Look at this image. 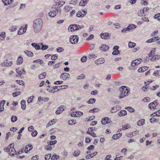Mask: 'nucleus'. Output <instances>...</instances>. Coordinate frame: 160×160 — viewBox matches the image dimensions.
I'll use <instances>...</instances> for the list:
<instances>
[{"mask_svg":"<svg viewBox=\"0 0 160 160\" xmlns=\"http://www.w3.org/2000/svg\"><path fill=\"white\" fill-rule=\"evenodd\" d=\"M42 25L43 22L41 19L38 18L34 20L33 26L34 32L35 33L40 32L42 30Z\"/></svg>","mask_w":160,"mask_h":160,"instance_id":"obj_1","label":"nucleus"},{"mask_svg":"<svg viewBox=\"0 0 160 160\" xmlns=\"http://www.w3.org/2000/svg\"><path fill=\"white\" fill-rule=\"evenodd\" d=\"M119 90L121 92L119 96L120 98H122L127 96L128 94V93L130 92L127 87L125 86L120 88Z\"/></svg>","mask_w":160,"mask_h":160,"instance_id":"obj_2","label":"nucleus"},{"mask_svg":"<svg viewBox=\"0 0 160 160\" xmlns=\"http://www.w3.org/2000/svg\"><path fill=\"white\" fill-rule=\"evenodd\" d=\"M79 37L78 35L71 36L70 38L69 41L72 44L77 43L78 41Z\"/></svg>","mask_w":160,"mask_h":160,"instance_id":"obj_3","label":"nucleus"},{"mask_svg":"<svg viewBox=\"0 0 160 160\" xmlns=\"http://www.w3.org/2000/svg\"><path fill=\"white\" fill-rule=\"evenodd\" d=\"M60 78L63 80H67L70 78V75L68 73H63L61 74Z\"/></svg>","mask_w":160,"mask_h":160,"instance_id":"obj_4","label":"nucleus"},{"mask_svg":"<svg viewBox=\"0 0 160 160\" xmlns=\"http://www.w3.org/2000/svg\"><path fill=\"white\" fill-rule=\"evenodd\" d=\"M142 61V60L141 59H138L132 61L131 63V66L134 67L137 65H138Z\"/></svg>","mask_w":160,"mask_h":160,"instance_id":"obj_5","label":"nucleus"},{"mask_svg":"<svg viewBox=\"0 0 160 160\" xmlns=\"http://www.w3.org/2000/svg\"><path fill=\"white\" fill-rule=\"evenodd\" d=\"M111 122V120L107 117L102 118L101 120V122L102 124L110 123Z\"/></svg>","mask_w":160,"mask_h":160,"instance_id":"obj_6","label":"nucleus"},{"mask_svg":"<svg viewBox=\"0 0 160 160\" xmlns=\"http://www.w3.org/2000/svg\"><path fill=\"white\" fill-rule=\"evenodd\" d=\"M100 35L102 39H109L110 37V35L108 32L102 33L100 34Z\"/></svg>","mask_w":160,"mask_h":160,"instance_id":"obj_7","label":"nucleus"},{"mask_svg":"<svg viewBox=\"0 0 160 160\" xmlns=\"http://www.w3.org/2000/svg\"><path fill=\"white\" fill-rule=\"evenodd\" d=\"M59 10L56 8L55 10H54L52 11H51L48 13L49 16L51 17H54L57 14Z\"/></svg>","mask_w":160,"mask_h":160,"instance_id":"obj_8","label":"nucleus"},{"mask_svg":"<svg viewBox=\"0 0 160 160\" xmlns=\"http://www.w3.org/2000/svg\"><path fill=\"white\" fill-rule=\"evenodd\" d=\"M157 100H155L153 102H152L150 103L148 105V107L150 109H151L152 108H155L158 105V103L157 102Z\"/></svg>","mask_w":160,"mask_h":160,"instance_id":"obj_9","label":"nucleus"},{"mask_svg":"<svg viewBox=\"0 0 160 160\" xmlns=\"http://www.w3.org/2000/svg\"><path fill=\"white\" fill-rule=\"evenodd\" d=\"M119 48V46H116L113 47V49L114 50V51L112 53V55H117L119 54L120 51L118 50Z\"/></svg>","mask_w":160,"mask_h":160,"instance_id":"obj_10","label":"nucleus"},{"mask_svg":"<svg viewBox=\"0 0 160 160\" xmlns=\"http://www.w3.org/2000/svg\"><path fill=\"white\" fill-rule=\"evenodd\" d=\"M12 64V62H8L7 60H6L4 62L2 63H1V65L2 66H11Z\"/></svg>","mask_w":160,"mask_h":160,"instance_id":"obj_11","label":"nucleus"},{"mask_svg":"<svg viewBox=\"0 0 160 160\" xmlns=\"http://www.w3.org/2000/svg\"><path fill=\"white\" fill-rule=\"evenodd\" d=\"M105 62L104 59L102 58H100L95 61V63L96 64H100L103 63Z\"/></svg>","mask_w":160,"mask_h":160,"instance_id":"obj_12","label":"nucleus"},{"mask_svg":"<svg viewBox=\"0 0 160 160\" xmlns=\"http://www.w3.org/2000/svg\"><path fill=\"white\" fill-rule=\"evenodd\" d=\"M159 37L158 36L154 37L152 38L149 39L147 41V43H151L153 42H155L158 40L159 39Z\"/></svg>","mask_w":160,"mask_h":160,"instance_id":"obj_13","label":"nucleus"},{"mask_svg":"<svg viewBox=\"0 0 160 160\" xmlns=\"http://www.w3.org/2000/svg\"><path fill=\"white\" fill-rule=\"evenodd\" d=\"M109 48L108 45L106 44H102L101 46L100 47V49L103 51H106L108 50Z\"/></svg>","mask_w":160,"mask_h":160,"instance_id":"obj_14","label":"nucleus"},{"mask_svg":"<svg viewBox=\"0 0 160 160\" xmlns=\"http://www.w3.org/2000/svg\"><path fill=\"white\" fill-rule=\"evenodd\" d=\"M86 12L85 10H82V11H78L77 13L76 16L77 17H83L85 15Z\"/></svg>","mask_w":160,"mask_h":160,"instance_id":"obj_15","label":"nucleus"},{"mask_svg":"<svg viewBox=\"0 0 160 160\" xmlns=\"http://www.w3.org/2000/svg\"><path fill=\"white\" fill-rule=\"evenodd\" d=\"M89 1V0H81L79 3V5L80 6H84L86 5L87 3Z\"/></svg>","mask_w":160,"mask_h":160,"instance_id":"obj_16","label":"nucleus"},{"mask_svg":"<svg viewBox=\"0 0 160 160\" xmlns=\"http://www.w3.org/2000/svg\"><path fill=\"white\" fill-rule=\"evenodd\" d=\"M23 62V58L22 56H19L17 61V64L20 65Z\"/></svg>","mask_w":160,"mask_h":160,"instance_id":"obj_17","label":"nucleus"},{"mask_svg":"<svg viewBox=\"0 0 160 160\" xmlns=\"http://www.w3.org/2000/svg\"><path fill=\"white\" fill-rule=\"evenodd\" d=\"M2 2L4 3L5 5H7L10 4L13 2V0H2Z\"/></svg>","mask_w":160,"mask_h":160,"instance_id":"obj_18","label":"nucleus"},{"mask_svg":"<svg viewBox=\"0 0 160 160\" xmlns=\"http://www.w3.org/2000/svg\"><path fill=\"white\" fill-rule=\"evenodd\" d=\"M9 154L12 156L15 155L16 154L15 153H16V151L13 148H12L11 150H9Z\"/></svg>","mask_w":160,"mask_h":160,"instance_id":"obj_19","label":"nucleus"},{"mask_svg":"<svg viewBox=\"0 0 160 160\" xmlns=\"http://www.w3.org/2000/svg\"><path fill=\"white\" fill-rule=\"evenodd\" d=\"M72 26L73 27V30H71V32H73L75 31H77L79 30V28L80 26L77 24H72Z\"/></svg>","mask_w":160,"mask_h":160,"instance_id":"obj_20","label":"nucleus"},{"mask_svg":"<svg viewBox=\"0 0 160 160\" xmlns=\"http://www.w3.org/2000/svg\"><path fill=\"white\" fill-rule=\"evenodd\" d=\"M97 153V152H95L92 154H89V155H86L85 157V158L86 159H89L90 158H92L94 156H95L96 155Z\"/></svg>","mask_w":160,"mask_h":160,"instance_id":"obj_21","label":"nucleus"},{"mask_svg":"<svg viewBox=\"0 0 160 160\" xmlns=\"http://www.w3.org/2000/svg\"><path fill=\"white\" fill-rule=\"evenodd\" d=\"M127 112L125 110H121L118 113V115L120 117H122L126 115Z\"/></svg>","mask_w":160,"mask_h":160,"instance_id":"obj_22","label":"nucleus"},{"mask_svg":"<svg viewBox=\"0 0 160 160\" xmlns=\"http://www.w3.org/2000/svg\"><path fill=\"white\" fill-rule=\"evenodd\" d=\"M5 102V101L2 100L0 102V111H2L4 110V105Z\"/></svg>","mask_w":160,"mask_h":160,"instance_id":"obj_23","label":"nucleus"},{"mask_svg":"<svg viewBox=\"0 0 160 160\" xmlns=\"http://www.w3.org/2000/svg\"><path fill=\"white\" fill-rule=\"evenodd\" d=\"M24 52L28 57H32L33 55V53L30 51L26 50Z\"/></svg>","mask_w":160,"mask_h":160,"instance_id":"obj_24","label":"nucleus"},{"mask_svg":"<svg viewBox=\"0 0 160 160\" xmlns=\"http://www.w3.org/2000/svg\"><path fill=\"white\" fill-rule=\"evenodd\" d=\"M148 69V68L147 67H143L139 68L138 70V71L139 72H143Z\"/></svg>","mask_w":160,"mask_h":160,"instance_id":"obj_25","label":"nucleus"},{"mask_svg":"<svg viewBox=\"0 0 160 160\" xmlns=\"http://www.w3.org/2000/svg\"><path fill=\"white\" fill-rule=\"evenodd\" d=\"M25 102V101L24 100H22L21 102V108L23 110H24L25 109L26 106Z\"/></svg>","mask_w":160,"mask_h":160,"instance_id":"obj_26","label":"nucleus"},{"mask_svg":"<svg viewBox=\"0 0 160 160\" xmlns=\"http://www.w3.org/2000/svg\"><path fill=\"white\" fill-rule=\"evenodd\" d=\"M122 134L121 133H118L115 134H114L112 138L113 139H116L118 138L119 137H121Z\"/></svg>","mask_w":160,"mask_h":160,"instance_id":"obj_27","label":"nucleus"},{"mask_svg":"<svg viewBox=\"0 0 160 160\" xmlns=\"http://www.w3.org/2000/svg\"><path fill=\"white\" fill-rule=\"evenodd\" d=\"M145 123V120L144 119H141L137 122V124L138 126L143 125Z\"/></svg>","mask_w":160,"mask_h":160,"instance_id":"obj_28","label":"nucleus"},{"mask_svg":"<svg viewBox=\"0 0 160 160\" xmlns=\"http://www.w3.org/2000/svg\"><path fill=\"white\" fill-rule=\"evenodd\" d=\"M156 52V48H152V49L151 50L150 53L148 54V56H149V57H151L152 56L155 54V52Z\"/></svg>","mask_w":160,"mask_h":160,"instance_id":"obj_29","label":"nucleus"},{"mask_svg":"<svg viewBox=\"0 0 160 160\" xmlns=\"http://www.w3.org/2000/svg\"><path fill=\"white\" fill-rule=\"evenodd\" d=\"M31 45L32 46L34 47L37 50H39L40 48V46L39 45V44L33 43L31 44Z\"/></svg>","mask_w":160,"mask_h":160,"instance_id":"obj_30","label":"nucleus"},{"mask_svg":"<svg viewBox=\"0 0 160 160\" xmlns=\"http://www.w3.org/2000/svg\"><path fill=\"white\" fill-rule=\"evenodd\" d=\"M46 73L45 72H43L39 75L38 77L40 79H42L46 77Z\"/></svg>","mask_w":160,"mask_h":160,"instance_id":"obj_31","label":"nucleus"},{"mask_svg":"<svg viewBox=\"0 0 160 160\" xmlns=\"http://www.w3.org/2000/svg\"><path fill=\"white\" fill-rule=\"evenodd\" d=\"M119 110V108L118 109L117 108V107H112L111 108V110H110V112L112 113H115L117 111Z\"/></svg>","mask_w":160,"mask_h":160,"instance_id":"obj_32","label":"nucleus"},{"mask_svg":"<svg viewBox=\"0 0 160 160\" xmlns=\"http://www.w3.org/2000/svg\"><path fill=\"white\" fill-rule=\"evenodd\" d=\"M55 123V122L54 119H53L49 122L47 124L46 127H49Z\"/></svg>","mask_w":160,"mask_h":160,"instance_id":"obj_33","label":"nucleus"},{"mask_svg":"<svg viewBox=\"0 0 160 160\" xmlns=\"http://www.w3.org/2000/svg\"><path fill=\"white\" fill-rule=\"evenodd\" d=\"M125 109L128 110L131 112H134L135 111V109L134 108L130 107H126L125 108Z\"/></svg>","mask_w":160,"mask_h":160,"instance_id":"obj_34","label":"nucleus"},{"mask_svg":"<svg viewBox=\"0 0 160 160\" xmlns=\"http://www.w3.org/2000/svg\"><path fill=\"white\" fill-rule=\"evenodd\" d=\"M76 123V120L72 119V120H69L68 121V123L70 125H72Z\"/></svg>","mask_w":160,"mask_h":160,"instance_id":"obj_35","label":"nucleus"},{"mask_svg":"<svg viewBox=\"0 0 160 160\" xmlns=\"http://www.w3.org/2000/svg\"><path fill=\"white\" fill-rule=\"evenodd\" d=\"M136 45L135 43L130 42L128 43V47L129 48H132L135 46Z\"/></svg>","mask_w":160,"mask_h":160,"instance_id":"obj_36","label":"nucleus"},{"mask_svg":"<svg viewBox=\"0 0 160 160\" xmlns=\"http://www.w3.org/2000/svg\"><path fill=\"white\" fill-rule=\"evenodd\" d=\"M153 75L156 77H159L160 76V71L157 70L155 71L153 73Z\"/></svg>","mask_w":160,"mask_h":160,"instance_id":"obj_37","label":"nucleus"},{"mask_svg":"<svg viewBox=\"0 0 160 160\" xmlns=\"http://www.w3.org/2000/svg\"><path fill=\"white\" fill-rule=\"evenodd\" d=\"M96 100V99L94 98H91L88 101V103L89 104H93L94 103Z\"/></svg>","mask_w":160,"mask_h":160,"instance_id":"obj_38","label":"nucleus"},{"mask_svg":"<svg viewBox=\"0 0 160 160\" xmlns=\"http://www.w3.org/2000/svg\"><path fill=\"white\" fill-rule=\"evenodd\" d=\"M17 28L16 26H12L9 28V30L10 32H14L16 30Z\"/></svg>","mask_w":160,"mask_h":160,"instance_id":"obj_39","label":"nucleus"},{"mask_svg":"<svg viewBox=\"0 0 160 160\" xmlns=\"http://www.w3.org/2000/svg\"><path fill=\"white\" fill-rule=\"evenodd\" d=\"M80 151L79 150H78L76 151H74L73 153V155L75 157L78 156L80 154Z\"/></svg>","mask_w":160,"mask_h":160,"instance_id":"obj_40","label":"nucleus"},{"mask_svg":"<svg viewBox=\"0 0 160 160\" xmlns=\"http://www.w3.org/2000/svg\"><path fill=\"white\" fill-rule=\"evenodd\" d=\"M18 118L16 116H13L11 118V121L12 122H14L17 120Z\"/></svg>","mask_w":160,"mask_h":160,"instance_id":"obj_41","label":"nucleus"},{"mask_svg":"<svg viewBox=\"0 0 160 160\" xmlns=\"http://www.w3.org/2000/svg\"><path fill=\"white\" fill-rule=\"evenodd\" d=\"M59 158V156L57 155L56 154L53 155L51 158L52 160H56Z\"/></svg>","mask_w":160,"mask_h":160,"instance_id":"obj_42","label":"nucleus"},{"mask_svg":"<svg viewBox=\"0 0 160 160\" xmlns=\"http://www.w3.org/2000/svg\"><path fill=\"white\" fill-rule=\"evenodd\" d=\"M5 37V33L4 32H2L1 34H0V38H1L2 40H3Z\"/></svg>","mask_w":160,"mask_h":160,"instance_id":"obj_43","label":"nucleus"},{"mask_svg":"<svg viewBox=\"0 0 160 160\" xmlns=\"http://www.w3.org/2000/svg\"><path fill=\"white\" fill-rule=\"evenodd\" d=\"M159 121L158 119H157L154 118H152L150 119V122L151 123L156 122Z\"/></svg>","mask_w":160,"mask_h":160,"instance_id":"obj_44","label":"nucleus"},{"mask_svg":"<svg viewBox=\"0 0 160 160\" xmlns=\"http://www.w3.org/2000/svg\"><path fill=\"white\" fill-rule=\"evenodd\" d=\"M131 127L130 126L129 124H127L126 125L123 126H122V129L123 130L128 129Z\"/></svg>","mask_w":160,"mask_h":160,"instance_id":"obj_45","label":"nucleus"},{"mask_svg":"<svg viewBox=\"0 0 160 160\" xmlns=\"http://www.w3.org/2000/svg\"><path fill=\"white\" fill-rule=\"evenodd\" d=\"M71 7L70 6H67L64 7V10L66 12H68L71 10Z\"/></svg>","mask_w":160,"mask_h":160,"instance_id":"obj_46","label":"nucleus"},{"mask_svg":"<svg viewBox=\"0 0 160 160\" xmlns=\"http://www.w3.org/2000/svg\"><path fill=\"white\" fill-rule=\"evenodd\" d=\"M21 92L20 91L12 93V95L13 97H15L18 95H19L21 93Z\"/></svg>","mask_w":160,"mask_h":160,"instance_id":"obj_47","label":"nucleus"},{"mask_svg":"<svg viewBox=\"0 0 160 160\" xmlns=\"http://www.w3.org/2000/svg\"><path fill=\"white\" fill-rule=\"evenodd\" d=\"M41 44L42 45V47H41V49H42L43 50H44L47 49L48 48V46L47 45H43L42 43H41Z\"/></svg>","mask_w":160,"mask_h":160,"instance_id":"obj_48","label":"nucleus"},{"mask_svg":"<svg viewBox=\"0 0 160 160\" xmlns=\"http://www.w3.org/2000/svg\"><path fill=\"white\" fill-rule=\"evenodd\" d=\"M138 15L139 16H143V15H145V14L144 13V12H143L142 10L141 9L138 12Z\"/></svg>","mask_w":160,"mask_h":160,"instance_id":"obj_49","label":"nucleus"},{"mask_svg":"<svg viewBox=\"0 0 160 160\" xmlns=\"http://www.w3.org/2000/svg\"><path fill=\"white\" fill-rule=\"evenodd\" d=\"M154 18L158 19V20L160 21V13H159L155 15L154 16Z\"/></svg>","mask_w":160,"mask_h":160,"instance_id":"obj_50","label":"nucleus"},{"mask_svg":"<svg viewBox=\"0 0 160 160\" xmlns=\"http://www.w3.org/2000/svg\"><path fill=\"white\" fill-rule=\"evenodd\" d=\"M87 59V56H84L81 58V61L82 62H85Z\"/></svg>","mask_w":160,"mask_h":160,"instance_id":"obj_51","label":"nucleus"},{"mask_svg":"<svg viewBox=\"0 0 160 160\" xmlns=\"http://www.w3.org/2000/svg\"><path fill=\"white\" fill-rule=\"evenodd\" d=\"M58 109L62 112L64 110V106L63 105L61 106L60 107H59Z\"/></svg>","mask_w":160,"mask_h":160,"instance_id":"obj_52","label":"nucleus"},{"mask_svg":"<svg viewBox=\"0 0 160 160\" xmlns=\"http://www.w3.org/2000/svg\"><path fill=\"white\" fill-rule=\"evenodd\" d=\"M51 145H49V144L48 145L45 146V149L47 150H50L52 149V147L50 146Z\"/></svg>","mask_w":160,"mask_h":160,"instance_id":"obj_53","label":"nucleus"},{"mask_svg":"<svg viewBox=\"0 0 160 160\" xmlns=\"http://www.w3.org/2000/svg\"><path fill=\"white\" fill-rule=\"evenodd\" d=\"M57 51L58 52H61L64 50L63 48L62 47H59L56 49Z\"/></svg>","mask_w":160,"mask_h":160,"instance_id":"obj_54","label":"nucleus"},{"mask_svg":"<svg viewBox=\"0 0 160 160\" xmlns=\"http://www.w3.org/2000/svg\"><path fill=\"white\" fill-rule=\"evenodd\" d=\"M133 132H132L129 133H127L126 134V135L128 137H132V136H134V135L133 134Z\"/></svg>","mask_w":160,"mask_h":160,"instance_id":"obj_55","label":"nucleus"},{"mask_svg":"<svg viewBox=\"0 0 160 160\" xmlns=\"http://www.w3.org/2000/svg\"><path fill=\"white\" fill-rule=\"evenodd\" d=\"M51 154H47L45 156V159L46 160H49L50 158H51Z\"/></svg>","mask_w":160,"mask_h":160,"instance_id":"obj_56","label":"nucleus"},{"mask_svg":"<svg viewBox=\"0 0 160 160\" xmlns=\"http://www.w3.org/2000/svg\"><path fill=\"white\" fill-rule=\"evenodd\" d=\"M78 2L77 0H71L69 2L70 4L75 5Z\"/></svg>","mask_w":160,"mask_h":160,"instance_id":"obj_57","label":"nucleus"},{"mask_svg":"<svg viewBox=\"0 0 160 160\" xmlns=\"http://www.w3.org/2000/svg\"><path fill=\"white\" fill-rule=\"evenodd\" d=\"M58 56L56 54H53L51 56V59L52 60H55L58 58Z\"/></svg>","mask_w":160,"mask_h":160,"instance_id":"obj_58","label":"nucleus"},{"mask_svg":"<svg viewBox=\"0 0 160 160\" xmlns=\"http://www.w3.org/2000/svg\"><path fill=\"white\" fill-rule=\"evenodd\" d=\"M24 151V148H22V150H19L17 152L15 153L16 155H19L23 152Z\"/></svg>","mask_w":160,"mask_h":160,"instance_id":"obj_59","label":"nucleus"},{"mask_svg":"<svg viewBox=\"0 0 160 160\" xmlns=\"http://www.w3.org/2000/svg\"><path fill=\"white\" fill-rule=\"evenodd\" d=\"M91 141V139L88 137H86L85 138V142L86 143H89Z\"/></svg>","mask_w":160,"mask_h":160,"instance_id":"obj_60","label":"nucleus"},{"mask_svg":"<svg viewBox=\"0 0 160 160\" xmlns=\"http://www.w3.org/2000/svg\"><path fill=\"white\" fill-rule=\"evenodd\" d=\"M95 118V117L94 116H92L91 117H89L88 118H87L86 119L88 121H89L92 120Z\"/></svg>","mask_w":160,"mask_h":160,"instance_id":"obj_61","label":"nucleus"},{"mask_svg":"<svg viewBox=\"0 0 160 160\" xmlns=\"http://www.w3.org/2000/svg\"><path fill=\"white\" fill-rule=\"evenodd\" d=\"M61 63V62H59L54 65L53 66V69H55L58 68L60 66V64Z\"/></svg>","mask_w":160,"mask_h":160,"instance_id":"obj_62","label":"nucleus"},{"mask_svg":"<svg viewBox=\"0 0 160 160\" xmlns=\"http://www.w3.org/2000/svg\"><path fill=\"white\" fill-rule=\"evenodd\" d=\"M85 78V76L83 74H81L80 76H78L77 77V79H83L84 78Z\"/></svg>","mask_w":160,"mask_h":160,"instance_id":"obj_63","label":"nucleus"},{"mask_svg":"<svg viewBox=\"0 0 160 160\" xmlns=\"http://www.w3.org/2000/svg\"><path fill=\"white\" fill-rule=\"evenodd\" d=\"M39 156L37 155L33 156L31 158L32 160H38L39 159Z\"/></svg>","mask_w":160,"mask_h":160,"instance_id":"obj_64","label":"nucleus"}]
</instances>
